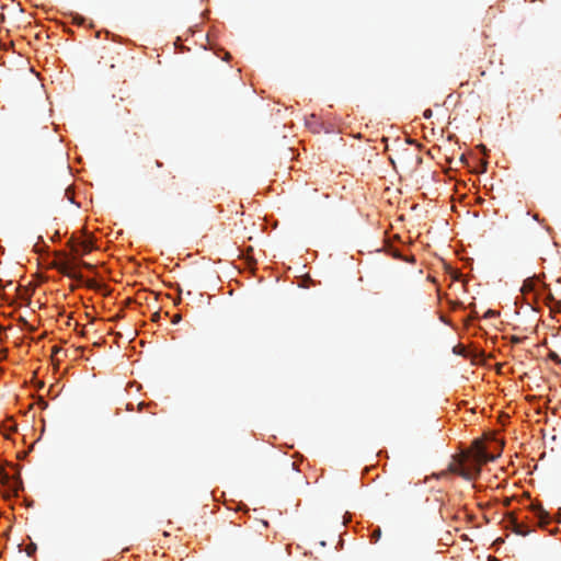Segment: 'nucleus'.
<instances>
[{"label": "nucleus", "instance_id": "nucleus-3", "mask_svg": "<svg viewBox=\"0 0 561 561\" xmlns=\"http://www.w3.org/2000/svg\"><path fill=\"white\" fill-rule=\"evenodd\" d=\"M59 272L76 279H81L82 276L78 274L69 263H62L58 267Z\"/></svg>", "mask_w": 561, "mask_h": 561}, {"label": "nucleus", "instance_id": "nucleus-15", "mask_svg": "<svg viewBox=\"0 0 561 561\" xmlns=\"http://www.w3.org/2000/svg\"><path fill=\"white\" fill-rule=\"evenodd\" d=\"M181 320V316L180 314H175L174 316V319H173V322L176 323Z\"/></svg>", "mask_w": 561, "mask_h": 561}, {"label": "nucleus", "instance_id": "nucleus-1", "mask_svg": "<svg viewBox=\"0 0 561 561\" xmlns=\"http://www.w3.org/2000/svg\"><path fill=\"white\" fill-rule=\"evenodd\" d=\"M461 458L463 465L461 471H459V476L469 481L477 479L481 472L482 463H478V461L468 454L462 455Z\"/></svg>", "mask_w": 561, "mask_h": 561}, {"label": "nucleus", "instance_id": "nucleus-2", "mask_svg": "<svg viewBox=\"0 0 561 561\" xmlns=\"http://www.w3.org/2000/svg\"><path fill=\"white\" fill-rule=\"evenodd\" d=\"M467 454L477 460L478 463L482 465L495 459L493 455L486 451V448L481 440H474L472 443L471 449Z\"/></svg>", "mask_w": 561, "mask_h": 561}, {"label": "nucleus", "instance_id": "nucleus-5", "mask_svg": "<svg viewBox=\"0 0 561 561\" xmlns=\"http://www.w3.org/2000/svg\"><path fill=\"white\" fill-rule=\"evenodd\" d=\"M536 516L538 517L540 525L548 523V514L541 507L537 510Z\"/></svg>", "mask_w": 561, "mask_h": 561}, {"label": "nucleus", "instance_id": "nucleus-8", "mask_svg": "<svg viewBox=\"0 0 561 561\" xmlns=\"http://www.w3.org/2000/svg\"><path fill=\"white\" fill-rule=\"evenodd\" d=\"M548 356H549V358H550L551 360H553L554 363H557V364H559V365L561 364V358L559 357V355H558L556 352L550 351Z\"/></svg>", "mask_w": 561, "mask_h": 561}, {"label": "nucleus", "instance_id": "nucleus-16", "mask_svg": "<svg viewBox=\"0 0 561 561\" xmlns=\"http://www.w3.org/2000/svg\"><path fill=\"white\" fill-rule=\"evenodd\" d=\"M512 342H513V343H519V342H520V339H519V337H517V336H513V337H512Z\"/></svg>", "mask_w": 561, "mask_h": 561}, {"label": "nucleus", "instance_id": "nucleus-4", "mask_svg": "<svg viewBox=\"0 0 561 561\" xmlns=\"http://www.w3.org/2000/svg\"><path fill=\"white\" fill-rule=\"evenodd\" d=\"M513 530L517 535L526 536L529 534V529L524 526L523 524H519L516 519H512Z\"/></svg>", "mask_w": 561, "mask_h": 561}, {"label": "nucleus", "instance_id": "nucleus-7", "mask_svg": "<svg viewBox=\"0 0 561 561\" xmlns=\"http://www.w3.org/2000/svg\"><path fill=\"white\" fill-rule=\"evenodd\" d=\"M462 465H463V460L461 458L457 465H454L450 467V471L459 476V471H461Z\"/></svg>", "mask_w": 561, "mask_h": 561}, {"label": "nucleus", "instance_id": "nucleus-13", "mask_svg": "<svg viewBox=\"0 0 561 561\" xmlns=\"http://www.w3.org/2000/svg\"><path fill=\"white\" fill-rule=\"evenodd\" d=\"M423 115H424V117H425V118H430V117H432L433 112H432V110L427 108V110L424 112V114H423Z\"/></svg>", "mask_w": 561, "mask_h": 561}, {"label": "nucleus", "instance_id": "nucleus-17", "mask_svg": "<svg viewBox=\"0 0 561 561\" xmlns=\"http://www.w3.org/2000/svg\"><path fill=\"white\" fill-rule=\"evenodd\" d=\"M82 265H83L85 268H92V265H91L90 263L82 262Z\"/></svg>", "mask_w": 561, "mask_h": 561}, {"label": "nucleus", "instance_id": "nucleus-14", "mask_svg": "<svg viewBox=\"0 0 561 561\" xmlns=\"http://www.w3.org/2000/svg\"><path fill=\"white\" fill-rule=\"evenodd\" d=\"M154 165H156L157 168H162V167H163V163H162V162H160L159 160H156V161H154Z\"/></svg>", "mask_w": 561, "mask_h": 561}, {"label": "nucleus", "instance_id": "nucleus-6", "mask_svg": "<svg viewBox=\"0 0 561 561\" xmlns=\"http://www.w3.org/2000/svg\"><path fill=\"white\" fill-rule=\"evenodd\" d=\"M80 247L82 249V254H87L92 250V244L89 241L80 242Z\"/></svg>", "mask_w": 561, "mask_h": 561}, {"label": "nucleus", "instance_id": "nucleus-9", "mask_svg": "<svg viewBox=\"0 0 561 561\" xmlns=\"http://www.w3.org/2000/svg\"><path fill=\"white\" fill-rule=\"evenodd\" d=\"M381 537V530L379 528L375 529L373 533H371V540L377 542L379 540V538Z\"/></svg>", "mask_w": 561, "mask_h": 561}, {"label": "nucleus", "instance_id": "nucleus-20", "mask_svg": "<svg viewBox=\"0 0 561 561\" xmlns=\"http://www.w3.org/2000/svg\"><path fill=\"white\" fill-rule=\"evenodd\" d=\"M53 352H54V353H58V352H59V348H58L57 346H54Z\"/></svg>", "mask_w": 561, "mask_h": 561}, {"label": "nucleus", "instance_id": "nucleus-12", "mask_svg": "<svg viewBox=\"0 0 561 561\" xmlns=\"http://www.w3.org/2000/svg\"><path fill=\"white\" fill-rule=\"evenodd\" d=\"M496 314H497V312H496V311H494V310H491V309H490V310H488V311L484 313V318H493V317H495Z\"/></svg>", "mask_w": 561, "mask_h": 561}, {"label": "nucleus", "instance_id": "nucleus-18", "mask_svg": "<svg viewBox=\"0 0 561 561\" xmlns=\"http://www.w3.org/2000/svg\"><path fill=\"white\" fill-rule=\"evenodd\" d=\"M527 288H528V289H530V285H528L527 283H525V284H524V286H523V289H527Z\"/></svg>", "mask_w": 561, "mask_h": 561}, {"label": "nucleus", "instance_id": "nucleus-11", "mask_svg": "<svg viewBox=\"0 0 561 561\" xmlns=\"http://www.w3.org/2000/svg\"><path fill=\"white\" fill-rule=\"evenodd\" d=\"M35 550H36V547L33 543L26 547V552L28 556H32L35 552Z\"/></svg>", "mask_w": 561, "mask_h": 561}, {"label": "nucleus", "instance_id": "nucleus-10", "mask_svg": "<svg viewBox=\"0 0 561 561\" xmlns=\"http://www.w3.org/2000/svg\"><path fill=\"white\" fill-rule=\"evenodd\" d=\"M8 481H9V474L4 470L0 469V482L7 483Z\"/></svg>", "mask_w": 561, "mask_h": 561}, {"label": "nucleus", "instance_id": "nucleus-19", "mask_svg": "<svg viewBox=\"0 0 561 561\" xmlns=\"http://www.w3.org/2000/svg\"><path fill=\"white\" fill-rule=\"evenodd\" d=\"M159 317H160V316H159V313H158V312H156V313L153 314V321H156Z\"/></svg>", "mask_w": 561, "mask_h": 561}]
</instances>
